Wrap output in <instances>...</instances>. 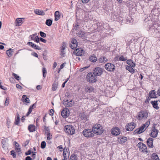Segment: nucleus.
Wrapping results in <instances>:
<instances>
[{
  "instance_id": "nucleus-9",
  "label": "nucleus",
  "mask_w": 160,
  "mask_h": 160,
  "mask_svg": "<svg viewBox=\"0 0 160 160\" xmlns=\"http://www.w3.org/2000/svg\"><path fill=\"white\" fill-rule=\"evenodd\" d=\"M93 72V74L96 76H100L102 73L103 70L100 68L97 67L94 69Z\"/></svg>"
},
{
  "instance_id": "nucleus-37",
  "label": "nucleus",
  "mask_w": 160,
  "mask_h": 160,
  "mask_svg": "<svg viewBox=\"0 0 160 160\" xmlns=\"http://www.w3.org/2000/svg\"><path fill=\"white\" fill-rule=\"evenodd\" d=\"M70 47L71 48L73 49H75L76 48H77L78 45L77 44H72L70 43Z\"/></svg>"
},
{
  "instance_id": "nucleus-61",
  "label": "nucleus",
  "mask_w": 160,
  "mask_h": 160,
  "mask_svg": "<svg viewBox=\"0 0 160 160\" xmlns=\"http://www.w3.org/2000/svg\"><path fill=\"white\" fill-rule=\"evenodd\" d=\"M2 144H6V140L5 139H3L2 140Z\"/></svg>"
},
{
  "instance_id": "nucleus-13",
  "label": "nucleus",
  "mask_w": 160,
  "mask_h": 160,
  "mask_svg": "<svg viewBox=\"0 0 160 160\" xmlns=\"http://www.w3.org/2000/svg\"><path fill=\"white\" fill-rule=\"evenodd\" d=\"M69 115V111L67 108H65L61 112V115L64 118L67 117Z\"/></svg>"
},
{
  "instance_id": "nucleus-7",
  "label": "nucleus",
  "mask_w": 160,
  "mask_h": 160,
  "mask_svg": "<svg viewBox=\"0 0 160 160\" xmlns=\"http://www.w3.org/2000/svg\"><path fill=\"white\" fill-rule=\"evenodd\" d=\"M146 128L144 124H143L140 128L137 129L134 131L135 134H139L144 132L146 129Z\"/></svg>"
},
{
  "instance_id": "nucleus-18",
  "label": "nucleus",
  "mask_w": 160,
  "mask_h": 160,
  "mask_svg": "<svg viewBox=\"0 0 160 160\" xmlns=\"http://www.w3.org/2000/svg\"><path fill=\"white\" fill-rule=\"evenodd\" d=\"M28 44L29 45H31V47L34 48L35 49L37 50H41V48L39 47V46L37 45H36L34 43L31 42H29L28 43Z\"/></svg>"
},
{
  "instance_id": "nucleus-17",
  "label": "nucleus",
  "mask_w": 160,
  "mask_h": 160,
  "mask_svg": "<svg viewBox=\"0 0 160 160\" xmlns=\"http://www.w3.org/2000/svg\"><path fill=\"white\" fill-rule=\"evenodd\" d=\"M153 138H149L148 139L147 141V144L148 147L150 148H152L153 147Z\"/></svg>"
},
{
  "instance_id": "nucleus-25",
  "label": "nucleus",
  "mask_w": 160,
  "mask_h": 160,
  "mask_svg": "<svg viewBox=\"0 0 160 160\" xmlns=\"http://www.w3.org/2000/svg\"><path fill=\"white\" fill-rule=\"evenodd\" d=\"M127 63L128 65L134 68L136 66L135 63L131 59L127 60Z\"/></svg>"
},
{
  "instance_id": "nucleus-42",
  "label": "nucleus",
  "mask_w": 160,
  "mask_h": 160,
  "mask_svg": "<svg viewBox=\"0 0 160 160\" xmlns=\"http://www.w3.org/2000/svg\"><path fill=\"white\" fill-rule=\"evenodd\" d=\"M32 108L30 107L28 109V111L27 113L26 114V116H28L31 112L32 111Z\"/></svg>"
},
{
  "instance_id": "nucleus-40",
  "label": "nucleus",
  "mask_w": 160,
  "mask_h": 160,
  "mask_svg": "<svg viewBox=\"0 0 160 160\" xmlns=\"http://www.w3.org/2000/svg\"><path fill=\"white\" fill-rule=\"evenodd\" d=\"M150 119H149L146 122V123L145 124H144L145 125L146 128H147L149 125L150 123Z\"/></svg>"
},
{
  "instance_id": "nucleus-59",
  "label": "nucleus",
  "mask_w": 160,
  "mask_h": 160,
  "mask_svg": "<svg viewBox=\"0 0 160 160\" xmlns=\"http://www.w3.org/2000/svg\"><path fill=\"white\" fill-rule=\"evenodd\" d=\"M40 40L41 42H44V43H46L47 42V41L45 39L42 38H40Z\"/></svg>"
},
{
  "instance_id": "nucleus-51",
  "label": "nucleus",
  "mask_w": 160,
  "mask_h": 160,
  "mask_svg": "<svg viewBox=\"0 0 160 160\" xmlns=\"http://www.w3.org/2000/svg\"><path fill=\"white\" fill-rule=\"evenodd\" d=\"M85 34L84 32L82 31H80L79 33V37H83L85 35Z\"/></svg>"
},
{
  "instance_id": "nucleus-34",
  "label": "nucleus",
  "mask_w": 160,
  "mask_h": 160,
  "mask_svg": "<svg viewBox=\"0 0 160 160\" xmlns=\"http://www.w3.org/2000/svg\"><path fill=\"white\" fill-rule=\"evenodd\" d=\"M52 23V21L51 19H47L46 20L45 24L48 26H51Z\"/></svg>"
},
{
  "instance_id": "nucleus-32",
  "label": "nucleus",
  "mask_w": 160,
  "mask_h": 160,
  "mask_svg": "<svg viewBox=\"0 0 160 160\" xmlns=\"http://www.w3.org/2000/svg\"><path fill=\"white\" fill-rule=\"evenodd\" d=\"M152 158L153 160H159V158L158 155L155 153L152 154Z\"/></svg>"
},
{
  "instance_id": "nucleus-45",
  "label": "nucleus",
  "mask_w": 160,
  "mask_h": 160,
  "mask_svg": "<svg viewBox=\"0 0 160 160\" xmlns=\"http://www.w3.org/2000/svg\"><path fill=\"white\" fill-rule=\"evenodd\" d=\"M119 60L122 61H125L127 60V59L126 58H125L123 56H122L119 58Z\"/></svg>"
},
{
  "instance_id": "nucleus-54",
  "label": "nucleus",
  "mask_w": 160,
  "mask_h": 160,
  "mask_svg": "<svg viewBox=\"0 0 160 160\" xmlns=\"http://www.w3.org/2000/svg\"><path fill=\"white\" fill-rule=\"evenodd\" d=\"M9 103V99L7 98H6L5 102V105L6 106H8Z\"/></svg>"
},
{
  "instance_id": "nucleus-1",
  "label": "nucleus",
  "mask_w": 160,
  "mask_h": 160,
  "mask_svg": "<svg viewBox=\"0 0 160 160\" xmlns=\"http://www.w3.org/2000/svg\"><path fill=\"white\" fill-rule=\"evenodd\" d=\"M92 129L94 134L97 135L102 134L103 132V129L102 126L99 124H96L94 125Z\"/></svg>"
},
{
  "instance_id": "nucleus-41",
  "label": "nucleus",
  "mask_w": 160,
  "mask_h": 160,
  "mask_svg": "<svg viewBox=\"0 0 160 160\" xmlns=\"http://www.w3.org/2000/svg\"><path fill=\"white\" fill-rule=\"evenodd\" d=\"M40 35L43 38H45L46 36V33L42 31H40Z\"/></svg>"
},
{
  "instance_id": "nucleus-15",
  "label": "nucleus",
  "mask_w": 160,
  "mask_h": 160,
  "mask_svg": "<svg viewBox=\"0 0 160 160\" xmlns=\"http://www.w3.org/2000/svg\"><path fill=\"white\" fill-rule=\"evenodd\" d=\"M111 133L113 135L117 136L120 134V131L118 128H115L112 129Z\"/></svg>"
},
{
  "instance_id": "nucleus-31",
  "label": "nucleus",
  "mask_w": 160,
  "mask_h": 160,
  "mask_svg": "<svg viewBox=\"0 0 160 160\" xmlns=\"http://www.w3.org/2000/svg\"><path fill=\"white\" fill-rule=\"evenodd\" d=\"M78 158L76 154H73L70 157L69 160H78Z\"/></svg>"
},
{
  "instance_id": "nucleus-58",
  "label": "nucleus",
  "mask_w": 160,
  "mask_h": 160,
  "mask_svg": "<svg viewBox=\"0 0 160 160\" xmlns=\"http://www.w3.org/2000/svg\"><path fill=\"white\" fill-rule=\"evenodd\" d=\"M54 110L52 109H51L50 110V115L51 116L53 115Z\"/></svg>"
},
{
  "instance_id": "nucleus-6",
  "label": "nucleus",
  "mask_w": 160,
  "mask_h": 160,
  "mask_svg": "<svg viewBox=\"0 0 160 160\" xmlns=\"http://www.w3.org/2000/svg\"><path fill=\"white\" fill-rule=\"evenodd\" d=\"M105 68L109 72H113L115 68V65L112 63H108L105 64Z\"/></svg>"
},
{
  "instance_id": "nucleus-55",
  "label": "nucleus",
  "mask_w": 160,
  "mask_h": 160,
  "mask_svg": "<svg viewBox=\"0 0 160 160\" xmlns=\"http://www.w3.org/2000/svg\"><path fill=\"white\" fill-rule=\"evenodd\" d=\"M65 54V50H61V56L63 57Z\"/></svg>"
},
{
  "instance_id": "nucleus-64",
  "label": "nucleus",
  "mask_w": 160,
  "mask_h": 160,
  "mask_svg": "<svg viewBox=\"0 0 160 160\" xmlns=\"http://www.w3.org/2000/svg\"><path fill=\"white\" fill-rule=\"evenodd\" d=\"M26 160H32V159L30 156H28L26 157Z\"/></svg>"
},
{
  "instance_id": "nucleus-29",
  "label": "nucleus",
  "mask_w": 160,
  "mask_h": 160,
  "mask_svg": "<svg viewBox=\"0 0 160 160\" xmlns=\"http://www.w3.org/2000/svg\"><path fill=\"white\" fill-rule=\"evenodd\" d=\"M28 129L30 132H33L35 130V126L32 125H29Z\"/></svg>"
},
{
  "instance_id": "nucleus-49",
  "label": "nucleus",
  "mask_w": 160,
  "mask_h": 160,
  "mask_svg": "<svg viewBox=\"0 0 160 160\" xmlns=\"http://www.w3.org/2000/svg\"><path fill=\"white\" fill-rule=\"evenodd\" d=\"M11 154L13 158H15L16 155L15 154V152L14 150H12L11 152Z\"/></svg>"
},
{
  "instance_id": "nucleus-23",
  "label": "nucleus",
  "mask_w": 160,
  "mask_h": 160,
  "mask_svg": "<svg viewBox=\"0 0 160 160\" xmlns=\"http://www.w3.org/2000/svg\"><path fill=\"white\" fill-rule=\"evenodd\" d=\"M93 89V87L91 86H87L85 88V91L88 92H92Z\"/></svg>"
},
{
  "instance_id": "nucleus-27",
  "label": "nucleus",
  "mask_w": 160,
  "mask_h": 160,
  "mask_svg": "<svg viewBox=\"0 0 160 160\" xmlns=\"http://www.w3.org/2000/svg\"><path fill=\"white\" fill-rule=\"evenodd\" d=\"M58 82L54 81L52 85V89L53 91H54L56 90L58 86Z\"/></svg>"
},
{
  "instance_id": "nucleus-19",
  "label": "nucleus",
  "mask_w": 160,
  "mask_h": 160,
  "mask_svg": "<svg viewBox=\"0 0 160 160\" xmlns=\"http://www.w3.org/2000/svg\"><path fill=\"white\" fill-rule=\"evenodd\" d=\"M151 103L153 107L157 109H158L159 108V107L158 106V101H151L150 102Z\"/></svg>"
},
{
  "instance_id": "nucleus-10",
  "label": "nucleus",
  "mask_w": 160,
  "mask_h": 160,
  "mask_svg": "<svg viewBox=\"0 0 160 160\" xmlns=\"http://www.w3.org/2000/svg\"><path fill=\"white\" fill-rule=\"evenodd\" d=\"M158 131L156 129L155 127H152V132L150 134L151 137L153 138H156L157 137Z\"/></svg>"
},
{
  "instance_id": "nucleus-44",
  "label": "nucleus",
  "mask_w": 160,
  "mask_h": 160,
  "mask_svg": "<svg viewBox=\"0 0 160 160\" xmlns=\"http://www.w3.org/2000/svg\"><path fill=\"white\" fill-rule=\"evenodd\" d=\"M12 75L17 80H19V78H20L19 76H18L17 74L13 73Z\"/></svg>"
},
{
  "instance_id": "nucleus-43",
  "label": "nucleus",
  "mask_w": 160,
  "mask_h": 160,
  "mask_svg": "<svg viewBox=\"0 0 160 160\" xmlns=\"http://www.w3.org/2000/svg\"><path fill=\"white\" fill-rule=\"evenodd\" d=\"M67 153H68V151H65L64 150L63 151V156L64 158V159H67Z\"/></svg>"
},
{
  "instance_id": "nucleus-39",
  "label": "nucleus",
  "mask_w": 160,
  "mask_h": 160,
  "mask_svg": "<svg viewBox=\"0 0 160 160\" xmlns=\"http://www.w3.org/2000/svg\"><path fill=\"white\" fill-rule=\"evenodd\" d=\"M46 145V142L45 141H42L41 143V148L42 149H44L45 148Z\"/></svg>"
},
{
  "instance_id": "nucleus-30",
  "label": "nucleus",
  "mask_w": 160,
  "mask_h": 160,
  "mask_svg": "<svg viewBox=\"0 0 160 160\" xmlns=\"http://www.w3.org/2000/svg\"><path fill=\"white\" fill-rule=\"evenodd\" d=\"M13 49L10 48L6 51V53L9 57H11L12 55Z\"/></svg>"
},
{
  "instance_id": "nucleus-38",
  "label": "nucleus",
  "mask_w": 160,
  "mask_h": 160,
  "mask_svg": "<svg viewBox=\"0 0 160 160\" xmlns=\"http://www.w3.org/2000/svg\"><path fill=\"white\" fill-rule=\"evenodd\" d=\"M42 72L43 73V76L44 78H45L46 77V74L47 73V71L46 68H43L42 69Z\"/></svg>"
},
{
  "instance_id": "nucleus-24",
  "label": "nucleus",
  "mask_w": 160,
  "mask_h": 160,
  "mask_svg": "<svg viewBox=\"0 0 160 160\" xmlns=\"http://www.w3.org/2000/svg\"><path fill=\"white\" fill-rule=\"evenodd\" d=\"M22 100L23 102H25L26 103H29V99L25 95H23L22 96Z\"/></svg>"
},
{
  "instance_id": "nucleus-14",
  "label": "nucleus",
  "mask_w": 160,
  "mask_h": 160,
  "mask_svg": "<svg viewBox=\"0 0 160 160\" xmlns=\"http://www.w3.org/2000/svg\"><path fill=\"white\" fill-rule=\"evenodd\" d=\"M25 20L24 18H18L15 21L16 26H19L22 25Z\"/></svg>"
},
{
  "instance_id": "nucleus-36",
  "label": "nucleus",
  "mask_w": 160,
  "mask_h": 160,
  "mask_svg": "<svg viewBox=\"0 0 160 160\" xmlns=\"http://www.w3.org/2000/svg\"><path fill=\"white\" fill-rule=\"evenodd\" d=\"M121 142L122 143H124L127 141V138L126 137H124L120 139Z\"/></svg>"
},
{
  "instance_id": "nucleus-56",
  "label": "nucleus",
  "mask_w": 160,
  "mask_h": 160,
  "mask_svg": "<svg viewBox=\"0 0 160 160\" xmlns=\"http://www.w3.org/2000/svg\"><path fill=\"white\" fill-rule=\"evenodd\" d=\"M29 140H27L24 143V145L25 146H26L27 145H28L29 143Z\"/></svg>"
},
{
  "instance_id": "nucleus-20",
  "label": "nucleus",
  "mask_w": 160,
  "mask_h": 160,
  "mask_svg": "<svg viewBox=\"0 0 160 160\" xmlns=\"http://www.w3.org/2000/svg\"><path fill=\"white\" fill-rule=\"evenodd\" d=\"M35 13L38 15L43 16L45 15V12L42 10L36 9L34 11Z\"/></svg>"
},
{
  "instance_id": "nucleus-46",
  "label": "nucleus",
  "mask_w": 160,
  "mask_h": 160,
  "mask_svg": "<svg viewBox=\"0 0 160 160\" xmlns=\"http://www.w3.org/2000/svg\"><path fill=\"white\" fill-rule=\"evenodd\" d=\"M47 139L48 140H50L52 138V135H50V133H49L47 134Z\"/></svg>"
},
{
  "instance_id": "nucleus-63",
  "label": "nucleus",
  "mask_w": 160,
  "mask_h": 160,
  "mask_svg": "<svg viewBox=\"0 0 160 160\" xmlns=\"http://www.w3.org/2000/svg\"><path fill=\"white\" fill-rule=\"evenodd\" d=\"M32 153V152L31 150H29L28 152H26L25 153L26 155H28Z\"/></svg>"
},
{
  "instance_id": "nucleus-8",
  "label": "nucleus",
  "mask_w": 160,
  "mask_h": 160,
  "mask_svg": "<svg viewBox=\"0 0 160 160\" xmlns=\"http://www.w3.org/2000/svg\"><path fill=\"white\" fill-rule=\"evenodd\" d=\"M138 147L139 148V150L143 152L147 153L148 150L146 145L143 143L140 142L138 144Z\"/></svg>"
},
{
  "instance_id": "nucleus-62",
  "label": "nucleus",
  "mask_w": 160,
  "mask_h": 160,
  "mask_svg": "<svg viewBox=\"0 0 160 160\" xmlns=\"http://www.w3.org/2000/svg\"><path fill=\"white\" fill-rule=\"evenodd\" d=\"M15 149H16V150L19 153V152H21V149L20 148H18V147L16 148Z\"/></svg>"
},
{
  "instance_id": "nucleus-12",
  "label": "nucleus",
  "mask_w": 160,
  "mask_h": 160,
  "mask_svg": "<svg viewBox=\"0 0 160 160\" xmlns=\"http://www.w3.org/2000/svg\"><path fill=\"white\" fill-rule=\"evenodd\" d=\"M84 51L81 48L77 49L73 52V53L77 56H81L84 53Z\"/></svg>"
},
{
  "instance_id": "nucleus-35",
  "label": "nucleus",
  "mask_w": 160,
  "mask_h": 160,
  "mask_svg": "<svg viewBox=\"0 0 160 160\" xmlns=\"http://www.w3.org/2000/svg\"><path fill=\"white\" fill-rule=\"evenodd\" d=\"M44 129L45 130V134H47L49 133H50V130L48 127L44 126Z\"/></svg>"
},
{
  "instance_id": "nucleus-26",
  "label": "nucleus",
  "mask_w": 160,
  "mask_h": 160,
  "mask_svg": "<svg viewBox=\"0 0 160 160\" xmlns=\"http://www.w3.org/2000/svg\"><path fill=\"white\" fill-rule=\"evenodd\" d=\"M132 68L133 67H132L131 66L127 65L126 67V70H128L130 72L132 73H134L135 70Z\"/></svg>"
},
{
  "instance_id": "nucleus-2",
  "label": "nucleus",
  "mask_w": 160,
  "mask_h": 160,
  "mask_svg": "<svg viewBox=\"0 0 160 160\" xmlns=\"http://www.w3.org/2000/svg\"><path fill=\"white\" fill-rule=\"evenodd\" d=\"M148 117V113L146 111L142 110L138 112L137 116L138 120H141L146 119Z\"/></svg>"
},
{
  "instance_id": "nucleus-4",
  "label": "nucleus",
  "mask_w": 160,
  "mask_h": 160,
  "mask_svg": "<svg viewBox=\"0 0 160 160\" xmlns=\"http://www.w3.org/2000/svg\"><path fill=\"white\" fill-rule=\"evenodd\" d=\"M65 132L69 135H73L75 132V128L74 126L71 125H66L64 129Z\"/></svg>"
},
{
  "instance_id": "nucleus-47",
  "label": "nucleus",
  "mask_w": 160,
  "mask_h": 160,
  "mask_svg": "<svg viewBox=\"0 0 160 160\" xmlns=\"http://www.w3.org/2000/svg\"><path fill=\"white\" fill-rule=\"evenodd\" d=\"M71 43L72 44H77V45H78V42L77 41V40L74 38L72 39Z\"/></svg>"
},
{
  "instance_id": "nucleus-21",
  "label": "nucleus",
  "mask_w": 160,
  "mask_h": 160,
  "mask_svg": "<svg viewBox=\"0 0 160 160\" xmlns=\"http://www.w3.org/2000/svg\"><path fill=\"white\" fill-rule=\"evenodd\" d=\"M90 61L93 62H96L97 60V58L94 54H92L90 56L89 58Z\"/></svg>"
},
{
  "instance_id": "nucleus-50",
  "label": "nucleus",
  "mask_w": 160,
  "mask_h": 160,
  "mask_svg": "<svg viewBox=\"0 0 160 160\" xmlns=\"http://www.w3.org/2000/svg\"><path fill=\"white\" fill-rule=\"evenodd\" d=\"M36 34H33L32 35H31L30 36L32 40H34L35 38H36Z\"/></svg>"
},
{
  "instance_id": "nucleus-3",
  "label": "nucleus",
  "mask_w": 160,
  "mask_h": 160,
  "mask_svg": "<svg viewBox=\"0 0 160 160\" xmlns=\"http://www.w3.org/2000/svg\"><path fill=\"white\" fill-rule=\"evenodd\" d=\"M82 134L84 137L88 138H92L94 136L92 129H84L82 132Z\"/></svg>"
},
{
  "instance_id": "nucleus-48",
  "label": "nucleus",
  "mask_w": 160,
  "mask_h": 160,
  "mask_svg": "<svg viewBox=\"0 0 160 160\" xmlns=\"http://www.w3.org/2000/svg\"><path fill=\"white\" fill-rule=\"evenodd\" d=\"M66 47V44L65 42H63L62 44L61 50H65Z\"/></svg>"
},
{
  "instance_id": "nucleus-57",
  "label": "nucleus",
  "mask_w": 160,
  "mask_h": 160,
  "mask_svg": "<svg viewBox=\"0 0 160 160\" xmlns=\"http://www.w3.org/2000/svg\"><path fill=\"white\" fill-rule=\"evenodd\" d=\"M16 87L18 89L21 90L22 89V87L20 85L18 84H17L16 85Z\"/></svg>"
},
{
  "instance_id": "nucleus-11",
  "label": "nucleus",
  "mask_w": 160,
  "mask_h": 160,
  "mask_svg": "<svg viewBox=\"0 0 160 160\" xmlns=\"http://www.w3.org/2000/svg\"><path fill=\"white\" fill-rule=\"evenodd\" d=\"M135 123L133 122L128 123V125L126 126V128L127 131H132L135 128Z\"/></svg>"
},
{
  "instance_id": "nucleus-5",
  "label": "nucleus",
  "mask_w": 160,
  "mask_h": 160,
  "mask_svg": "<svg viewBox=\"0 0 160 160\" xmlns=\"http://www.w3.org/2000/svg\"><path fill=\"white\" fill-rule=\"evenodd\" d=\"M87 78L88 82L91 83H93L97 81V77L93 73H89L87 75Z\"/></svg>"
},
{
  "instance_id": "nucleus-53",
  "label": "nucleus",
  "mask_w": 160,
  "mask_h": 160,
  "mask_svg": "<svg viewBox=\"0 0 160 160\" xmlns=\"http://www.w3.org/2000/svg\"><path fill=\"white\" fill-rule=\"evenodd\" d=\"M34 40V41L37 42H39V40H40V38H39L38 36H37L36 37V38H35V39Z\"/></svg>"
},
{
  "instance_id": "nucleus-52",
  "label": "nucleus",
  "mask_w": 160,
  "mask_h": 160,
  "mask_svg": "<svg viewBox=\"0 0 160 160\" xmlns=\"http://www.w3.org/2000/svg\"><path fill=\"white\" fill-rule=\"evenodd\" d=\"M20 122V119H17L16 118L15 121V124L16 125H19Z\"/></svg>"
},
{
  "instance_id": "nucleus-16",
  "label": "nucleus",
  "mask_w": 160,
  "mask_h": 160,
  "mask_svg": "<svg viewBox=\"0 0 160 160\" xmlns=\"http://www.w3.org/2000/svg\"><path fill=\"white\" fill-rule=\"evenodd\" d=\"M63 104L66 107H71L72 106L73 103L72 100L69 101L67 100L66 101L64 100L63 101Z\"/></svg>"
},
{
  "instance_id": "nucleus-60",
  "label": "nucleus",
  "mask_w": 160,
  "mask_h": 160,
  "mask_svg": "<svg viewBox=\"0 0 160 160\" xmlns=\"http://www.w3.org/2000/svg\"><path fill=\"white\" fill-rule=\"evenodd\" d=\"M2 147L4 149H6L7 148L6 144H2Z\"/></svg>"
},
{
  "instance_id": "nucleus-33",
  "label": "nucleus",
  "mask_w": 160,
  "mask_h": 160,
  "mask_svg": "<svg viewBox=\"0 0 160 160\" xmlns=\"http://www.w3.org/2000/svg\"><path fill=\"white\" fill-rule=\"evenodd\" d=\"M150 97L151 98H155L156 97L154 90L151 91L149 93Z\"/></svg>"
},
{
  "instance_id": "nucleus-22",
  "label": "nucleus",
  "mask_w": 160,
  "mask_h": 160,
  "mask_svg": "<svg viewBox=\"0 0 160 160\" xmlns=\"http://www.w3.org/2000/svg\"><path fill=\"white\" fill-rule=\"evenodd\" d=\"M55 20L56 21L58 20L60 18V15L59 12L58 11H56L54 13Z\"/></svg>"
},
{
  "instance_id": "nucleus-28",
  "label": "nucleus",
  "mask_w": 160,
  "mask_h": 160,
  "mask_svg": "<svg viewBox=\"0 0 160 160\" xmlns=\"http://www.w3.org/2000/svg\"><path fill=\"white\" fill-rule=\"evenodd\" d=\"M99 61L100 63H105L107 61L108 59L105 57H102L99 58Z\"/></svg>"
}]
</instances>
